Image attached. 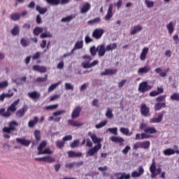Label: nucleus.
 Masks as SVG:
<instances>
[{
  "label": "nucleus",
  "mask_w": 179,
  "mask_h": 179,
  "mask_svg": "<svg viewBox=\"0 0 179 179\" xmlns=\"http://www.w3.org/2000/svg\"><path fill=\"white\" fill-rule=\"evenodd\" d=\"M149 90H152V85H149L148 81H144L139 84L138 92L141 93H146V92H149Z\"/></svg>",
  "instance_id": "obj_5"
},
{
  "label": "nucleus",
  "mask_w": 179,
  "mask_h": 179,
  "mask_svg": "<svg viewBox=\"0 0 179 179\" xmlns=\"http://www.w3.org/2000/svg\"><path fill=\"white\" fill-rule=\"evenodd\" d=\"M144 3L147 8H150L155 6V1L150 0H145Z\"/></svg>",
  "instance_id": "obj_43"
},
{
  "label": "nucleus",
  "mask_w": 179,
  "mask_h": 179,
  "mask_svg": "<svg viewBox=\"0 0 179 179\" xmlns=\"http://www.w3.org/2000/svg\"><path fill=\"white\" fill-rule=\"evenodd\" d=\"M90 52L92 57H94V55L97 54V48L96 49V46H92L90 49Z\"/></svg>",
  "instance_id": "obj_53"
},
{
  "label": "nucleus",
  "mask_w": 179,
  "mask_h": 179,
  "mask_svg": "<svg viewBox=\"0 0 179 179\" xmlns=\"http://www.w3.org/2000/svg\"><path fill=\"white\" fill-rule=\"evenodd\" d=\"M155 71L156 73H159V76H162V78H166V71H163L162 68L158 67Z\"/></svg>",
  "instance_id": "obj_36"
},
{
  "label": "nucleus",
  "mask_w": 179,
  "mask_h": 179,
  "mask_svg": "<svg viewBox=\"0 0 179 179\" xmlns=\"http://www.w3.org/2000/svg\"><path fill=\"white\" fill-rule=\"evenodd\" d=\"M68 123L71 127H82V125H83V123L78 121H75L73 120H69Z\"/></svg>",
  "instance_id": "obj_26"
},
{
  "label": "nucleus",
  "mask_w": 179,
  "mask_h": 179,
  "mask_svg": "<svg viewBox=\"0 0 179 179\" xmlns=\"http://www.w3.org/2000/svg\"><path fill=\"white\" fill-rule=\"evenodd\" d=\"M9 83L7 80L3 81L0 83V89H5L6 87H8V85Z\"/></svg>",
  "instance_id": "obj_56"
},
{
  "label": "nucleus",
  "mask_w": 179,
  "mask_h": 179,
  "mask_svg": "<svg viewBox=\"0 0 179 179\" xmlns=\"http://www.w3.org/2000/svg\"><path fill=\"white\" fill-rule=\"evenodd\" d=\"M19 125V123L16 121H12L9 123L8 127H5L3 129V131L6 132V134H10L12 131H16V127Z\"/></svg>",
  "instance_id": "obj_6"
},
{
  "label": "nucleus",
  "mask_w": 179,
  "mask_h": 179,
  "mask_svg": "<svg viewBox=\"0 0 179 179\" xmlns=\"http://www.w3.org/2000/svg\"><path fill=\"white\" fill-rule=\"evenodd\" d=\"M38 122V117H34L33 120H30L28 123V126L29 128L34 127V125Z\"/></svg>",
  "instance_id": "obj_37"
},
{
  "label": "nucleus",
  "mask_w": 179,
  "mask_h": 179,
  "mask_svg": "<svg viewBox=\"0 0 179 179\" xmlns=\"http://www.w3.org/2000/svg\"><path fill=\"white\" fill-rule=\"evenodd\" d=\"M33 69L34 71H37L38 72H41V73L47 72V69L45 66H40L38 65L34 66Z\"/></svg>",
  "instance_id": "obj_23"
},
{
  "label": "nucleus",
  "mask_w": 179,
  "mask_h": 179,
  "mask_svg": "<svg viewBox=\"0 0 179 179\" xmlns=\"http://www.w3.org/2000/svg\"><path fill=\"white\" fill-rule=\"evenodd\" d=\"M150 171L151 173V178H156V177L162 173L161 167L156 168V162H155V159H152V164L150 166Z\"/></svg>",
  "instance_id": "obj_3"
},
{
  "label": "nucleus",
  "mask_w": 179,
  "mask_h": 179,
  "mask_svg": "<svg viewBox=\"0 0 179 179\" xmlns=\"http://www.w3.org/2000/svg\"><path fill=\"white\" fill-rule=\"evenodd\" d=\"M34 136H35L36 141H40V139L41 138V136H40V131L36 130L34 131Z\"/></svg>",
  "instance_id": "obj_63"
},
{
  "label": "nucleus",
  "mask_w": 179,
  "mask_h": 179,
  "mask_svg": "<svg viewBox=\"0 0 179 179\" xmlns=\"http://www.w3.org/2000/svg\"><path fill=\"white\" fill-rule=\"evenodd\" d=\"M83 58L87 61L83 62L81 65L84 69H89L90 68H93V66H96V65H99V61L94 60L92 63L90 61L93 59L92 56L89 55H85Z\"/></svg>",
  "instance_id": "obj_2"
},
{
  "label": "nucleus",
  "mask_w": 179,
  "mask_h": 179,
  "mask_svg": "<svg viewBox=\"0 0 179 179\" xmlns=\"http://www.w3.org/2000/svg\"><path fill=\"white\" fill-rule=\"evenodd\" d=\"M170 99L175 101H179V93H173L171 95Z\"/></svg>",
  "instance_id": "obj_50"
},
{
  "label": "nucleus",
  "mask_w": 179,
  "mask_h": 179,
  "mask_svg": "<svg viewBox=\"0 0 179 179\" xmlns=\"http://www.w3.org/2000/svg\"><path fill=\"white\" fill-rule=\"evenodd\" d=\"M47 37H52V35L50 32H45L41 35V38H45Z\"/></svg>",
  "instance_id": "obj_61"
},
{
  "label": "nucleus",
  "mask_w": 179,
  "mask_h": 179,
  "mask_svg": "<svg viewBox=\"0 0 179 179\" xmlns=\"http://www.w3.org/2000/svg\"><path fill=\"white\" fill-rule=\"evenodd\" d=\"M70 0H46L48 3H50V5H59L61 3L62 5H66V3H69Z\"/></svg>",
  "instance_id": "obj_10"
},
{
  "label": "nucleus",
  "mask_w": 179,
  "mask_h": 179,
  "mask_svg": "<svg viewBox=\"0 0 179 179\" xmlns=\"http://www.w3.org/2000/svg\"><path fill=\"white\" fill-rule=\"evenodd\" d=\"M96 51L98 52L99 57H104L107 51V48L106 47V45L101 44L96 47Z\"/></svg>",
  "instance_id": "obj_9"
},
{
  "label": "nucleus",
  "mask_w": 179,
  "mask_h": 179,
  "mask_svg": "<svg viewBox=\"0 0 179 179\" xmlns=\"http://www.w3.org/2000/svg\"><path fill=\"white\" fill-rule=\"evenodd\" d=\"M53 152L50 150V148H45L41 152H40L38 154V155H52Z\"/></svg>",
  "instance_id": "obj_51"
},
{
  "label": "nucleus",
  "mask_w": 179,
  "mask_h": 179,
  "mask_svg": "<svg viewBox=\"0 0 179 179\" xmlns=\"http://www.w3.org/2000/svg\"><path fill=\"white\" fill-rule=\"evenodd\" d=\"M83 48V40L78 41L74 45V50H80Z\"/></svg>",
  "instance_id": "obj_39"
},
{
  "label": "nucleus",
  "mask_w": 179,
  "mask_h": 179,
  "mask_svg": "<svg viewBox=\"0 0 179 179\" xmlns=\"http://www.w3.org/2000/svg\"><path fill=\"white\" fill-rule=\"evenodd\" d=\"M80 113H82V106H77L73 110L71 113V118L75 120L76 118H79L80 116Z\"/></svg>",
  "instance_id": "obj_8"
},
{
  "label": "nucleus",
  "mask_w": 179,
  "mask_h": 179,
  "mask_svg": "<svg viewBox=\"0 0 179 179\" xmlns=\"http://www.w3.org/2000/svg\"><path fill=\"white\" fill-rule=\"evenodd\" d=\"M88 136L91 138L93 143H96L93 148H91L86 154V157H92L94 156V155H97L99 150L101 149V142H103V138H98L97 136L93 134L92 131H89L87 134Z\"/></svg>",
  "instance_id": "obj_1"
},
{
  "label": "nucleus",
  "mask_w": 179,
  "mask_h": 179,
  "mask_svg": "<svg viewBox=\"0 0 179 179\" xmlns=\"http://www.w3.org/2000/svg\"><path fill=\"white\" fill-rule=\"evenodd\" d=\"M117 49V43H113L108 45L106 46V51H113V50Z\"/></svg>",
  "instance_id": "obj_40"
},
{
  "label": "nucleus",
  "mask_w": 179,
  "mask_h": 179,
  "mask_svg": "<svg viewBox=\"0 0 179 179\" xmlns=\"http://www.w3.org/2000/svg\"><path fill=\"white\" fill-rule=\"evenodd\" d=\"M79 140H75L73 141V142H72L70 145L71 148H78V146H79Z\"/></svg>",
  "instance_id": "obj_54"
},
{
  "label": "nucleus",
  "mask_w": 179,
  "mask_h": 179,
  "mask_svg": "<svg viewBox=\"0 0 179 179\" xmlns=\"http://www.w3.org/2000/svg\"><path fill=\"white\" fill-rule=\"evenodd\" d=\"M27 80V78L26 76H23L21 78H16L14 80V83H16V85H18V86H22L23 85V83L26 82Z\"/></svg>",
  "instance_id": "obj_28"
},
{
  "label": "nucleus",
  "mask_w": 179,
  "mask_h": 179,
  "mask_svg": "<svg viewBox=\"0 0 179 179\" xmlns=\"http://www.w3.org/2000/svg\"><path fill=\"white\" fill-rule=\"evenodd\" d=\"M120 131L121 134H122L123 135H125L126 136H131V135H132V132H130L129 129L128 128L121 127L120 129Z\"/></svg>",
  "instance_id": "obj_29"
},
{
  "label": "nucleus",
  "mask_w": 179,
  "mask_h": 179,
  "mask_svg": "<svg viewBox=\"0 0 179 179\" xmlns=\"http://www.w3.org/2000/svg\"><path fill=\"white\" fill-rule=\"evenodd\" d=\"M27 111V108L26 107H22L21 109L18 110L16 113L17 117L20 118L24 115V113Z\"/></svg>",
  "instance_id": "obj_30"
},
{
  "label": "nucleus",
  "mask_w": 179,
  "mask_h": 179,
  "mask_svg": "<svg viewBox=\"0 0 179 179\" xmlns=\"http://www.w3.org/2000/svg\"><path fill=\"white\" fill-rule=\"evenodd\" d=\"M149 138H152L151 135L148 134V133L141 134V139H149Z\"/></svg>",
  "instance_id": "obj_62"
},
{
  "label": "nucleus",
  "mask_w": 179,
  "mask_h": 179,
  "mask_svg": "<svg viewBox=\"0 0 179 179\" xmlns=\"http://www.w3.org/2000/svg\"><path fill=\"white\" fill-rule=\"evenodd\" d=\"M141 113L144 117H148V114H149V107H147L146 104L141 105Z\"/></svg>",
  "instance_id": "obj_18"
},
{
  "label": "nucleus",
  "mask_w": 179,
  "mask_h": 179,
  "mask_svg": "<svg viewBox=\"0 0 179 179\" xmlns=\"http://www.w3.org/2000/svg\"><path fill=\"white\" fill-rule=\"evenodd\" d=\"M72 19H73V17L70 15V16H68V17H63L61 20V22H71V20H72Z\"/></svg>",
  "instance_id": "obj_59"
},
{
  "label": "nucleus",
  "mask_w": 179,
  "mask_h": 179,
  "mask_svg": "<svg viewBox=\"0 0 179 179\" xmlns=\"http://www.w3.org/2000/svg\"><path fill=\"white\" fill-rule=\"evenodd\" d=\"M58 107V104L50 105L45 107V110H55Z\"/></svg>",
  "instance_id": "obj_60"
},
{
  "label": "nucleus",
  "mask_w": 179,
  "mask_h": 179,
  "mask_svg": "<svg viewBox=\"0 0 179 179\" xmlns=\"http://www.w3.org/2000/svg\"><path fill=\"white\" fill-rule=\"evenodd\" d=\"M28 96L32 100H37L40 99V96H41V94L38 92L34 91L32 92H29Z\"/></svg>",
  "instance_id": "obj_17"
},
{
  "label": "nucleus",
  "mask_w": 179,
  "mask_h": 179,
  "mask_svg": "<svg viewBox=\"0 0 179 179\" xmlns=\"http://www.w3.org/2000/svg\"><path fill=\"white\" fill-rule=\"evenodd\" d=\"M47 78H48V76H45V77H38L35 80V82L36 83L45 82V80H47Z\"/></svg>",
  "instance_id": "obj_55"
},
{
  "label": "nucleus",
  "mask_w": 179,
  "mask_h": 179,
  "mask_svg": "<svg viewBox=\"0 0 179 179\" xmlns=\"http://www.w3.org/2000/svg\"><path fill=\"white\" fill-rule=\"evenodd\" d=\"M166 100V95H162L156 98V101L160 103V101H164Z\"/></svg>",
  "instance_id": "obj_64"
},
{
  "label": "nucleus",
  "mask_w": 179,
  "mask_h": 179,
  "mask_svg": "<svg viewBox=\"0 0 179 179\" xmlns=\"http://www.w3.org/2000/svg\"><path fill=\"white\" fill-rule=\"evenodd\" d=\"M107 131L113 134V135H118V128L117 127L108 128Z\"/></svg>",
  "instance_id": "obj_47"
},
{
  "label": "nucleus",
  "mask_w": 179,
  "mask_h": 179,
  "mask_svg": "<svg viewBox=\"0 0 179 179\" xmlns=\"http://www.w3.org/2000/svg\"><path fill=\"white\" fill-rule=\"evenodd\" d=\"M140 129H143L145 134H157V130L155 127H148V124L142 123Z\"/></svg>",
  "instance_id": "obj_4"
},
{
  "label": "nucleus",
  "mask_w": 179,
  "mask_h": 179,
  "mask_svg": "<svg viewBox=\"0 0 179 179\" xmlns=\"http://www.w3.org/2000/svg\"><path fill=\"white\" fill-rule=\"evenodd\" d=\"M92 8L90 3L87 2L84 3L81 7H80V13L85 14L87 13V11Z\"/></svg>",
  "instance_id": "obj_13"
},
{
  "label": "nucleus",
  "mask_w": 179,
  "mask_h": 179,
  "mask_svg": "<svg viewBox=\"0 0 179 179\" xmlns=\"http://www.w3.org/2000/svg\"><path fill=\"white\" fill-rule=\"evenodd\" d=\"M40 33H43V28L41 27H36L34 29V36H38Z\"/></svg>",
  "instance_id": "obj_52"
},
{
  "label": "nucleus",
  "mask_w": 179,
  "mask_h": 179,
  "mask_svg": "<svg viewBox=\"0 0 179 179\" xmlns=\"http://www.w3.org/2000/svg\"><path fill=\"white\" fill-rule=\"evenodd\" d=\"M56 145H57V147L59 148V149H61L62 148H64V145H65V141L58 140L56 142Z\"/></svg>",
  "instance_id": "obj_58"
},
{
  "label": "nucleus",
  "mask_w": 179,
  "mask_h": 179,
  "mask_svg": "<svg viewBox=\"0 0 179 179\" xmlns=\"http://www.w3.org/2000/svg\"><path fill=\"white\" fill-rule=\"evenodd\" d=\"M36 10L41 13V15H44L47 12V8H41L40 6H36Z\"/></svg>",
  "instance_id": "obj_46"
},
{
  "label": "nucleus",
  "mask_w": 179,
  "mask_h": 179,
  "mask_svg": "<svg viewBox=\"0 0 179 179\" xmlns=\"http://www.w3.org/2000/svg\"><path fill=\"white\" fill-rule=\"evenodd\" d=\"M103 34H104V29L96 28L94 30L92 33V36L96 40H100L101 37H103Z\"/></svg>",
  "instance_id": "obj_7"
},
{
  "label": "nucleus",
  "mask_w": 179,
  "mask_h": 179,
  "mask_svg": "<svg viewBox=\"0 0 179 179\" xmlns=\"http://www.w3.org/2000/svg\"><path fill=\"white\" fill-rule=\"evenodd\" d=\"M106 117L107 118L111 119L113 117H114V115L113 114V109L108 108L106 113Z\"/></svg>",
  "instance_id": "obj_45"
},
{
  "label": "nucleus",
  "mask_w": 179,
  "mask_h": 179,
  "mask_svg": "<svg viewBox=\"0 0 179 179\" xmlns=\"http://www.w3.org/2000/svg\"><path fill=\"white\" fill-rule=\"evenodd\" d=\"M166 103L158 102V103H155L154 108H155V111H160L161 109L166 108Z\"/></svg>",
  "instance_id": "obj_20"
},
{
  "label": "nucleus",
  "mask_w": 179,
  "mask_h": 179,
  "mask_svg": "<svg viewBox=\"0 0 179 179\" xmlns=\"http://www.w3.org/2000/svg\"><path fill=\"white\" fill-rule=\"evenodd\" d=\"M69 157H82L83 154L82 152H76L75 151H69L68 152Z\"/></svg>",
  "instance_id": "obj_22"
},
{
  "label": "nucleus",
  "mask_w": 179,
  "mask_h": 179,
  "mask_svg": "<svg viewBox=\"0 0 179 179\" xmlns=\"http://www.w3.org/2000/svg\"><path fill=\"white\" fill-rule=\"evenodd\" d=\"M150 71V66H145L144 67H141L138 70V75H143V73H148Z\"/></svg>",
  "instance_id": "obj_19"
},
{
  "label": "nucleus",
  "mask_w": 179,
  "mask_h": 179,
  "mask_svg": "<svg viewBox=\"0 0 179 179\" xmlns=\"http://www.w3.org/2000/svg\"><path fill=\"white\" fill-rule=\"evenodd\" d=\"M100 22H101V18L100 17H96L93 20H90L87 22L88 24H90L91 26H93V24H99Z\"/></svg>",
  "instance_id": "obj_35"
},
{
  "label": "nucleus",
  "mask_w": 179,
  "mask_h": 179,
  "mask_svg": "<svg viewBox=\"0 0 179 179\" xmlns=\"http://www.w3.org/2000/svg\"><path fill=\"white\" fill-rule=\"evenodd\" d=\"M166 29L170 34H173L174 33V22H170L166 24Z\"/></svg>",
  "instance_id": "obj_31"
},
{
  "label": "nucleus",
  "mask_w": 179,
  "mask_h": 179,
  "mask_svg": "<svg viewBox=\"0 0 179 179\" xmlns=\"http://www.w3.org/2000/svg\"><path fill=\"white\" fill-rule=\"evenodd\" d=\"M110 141H111L112 142H115V143H121L124 142V138L120 136H112L110 137Z\"/></svg>",
  "instance_id": "obj_27"
},
{
  "label": "nucleus",
  "mask_w": 179,
  "mask_h": 179,
  "mask_svg": "<svg viewBox=\"0 0 179 179\" xmlns=\"http://www.w3.org/2000/svg\"><path fill=\"white\" fill-rule=\"evenodd\" d=\"M117 73V69H106L105 71L101 73V76L106 75H114Z\"/></svg>",
  "instance_id": "obj_25"
},
{
  "label": "nucleus",
  "mask_w": 179,
  "mask_h": 179,
  "mask_svg": "<svg viewBox=\"0 0 179 179\" xmlns=\"http://www.w3.org/2000/svg\"><path fill=\"white\" fill-rule=\"evenodd\" d=\"M148 52H149V48L145 47L142 50L141 53L140 55V59L141 61L146 60V58L148 57Z\"/></svg>",
  "instance_id": "obj_16"
},
{
  "label": "nucleus",
  "mask_w": 179,
  "mask_h": 179,
  "mask_svg": "<svg viewBox=\"0 0 179 179\" xmlns=\"http://www.w3.org/2000/svg\"><path fill=\"white\" fill-rule=\"evenodd\" d=\"M163 153L165 156H171V155L176 154V150H174L171 148H168V149L164 150Z\"/></svg>",
  "instance_id": "obj_38"
},
{
  "label": "nucleus",
  "mask_w": 179,
  "mask_h": 179,
  "mask_svg": "<svg viewBox=\"0 0 179 179\" xmlns=\"http://www.w3.org/2000/svg\"><path fill=\"white\" fill-rule=\"evenodd\" d=\"M143 29V27L142 26L136 25L131 29V34L134 36V34H136V33H139V31H141Z\"/></svg>",
  "instance_id": "obj_24"
},
{
  "label": "nucleus",
  "mask_w": 179,
  "mask_h": 179,
  "mask_svg": "<svg viewBox=\"0 0 179 179\" xmlns=\"http://www.w3.org/2000/svg\"><path fill=\"white\" fill-rule=\"evenodd\" d=\"M20 102V99L15 100L10 106L8 108L7 111L8 113H15L17 110V104Z\"/></svg>",
  "instance_id": "obj_11"
},
{
  "label": "nucleus",
  "mask_w": 179,
  "mask_h": 179,
  "mask_svg": "<svg viewBox=\"0 0 179 179\" xmlns=\"http://www.w3.org/2000/svg\"><path fill=\"white\" fill-rule=\"evenodd\" d=\"M45 146H47V141H43L38 147V155L44 150Z\"/></svg>",
  "instance_id": "obj_32"
},
{
  "label": "nucleus",
  "mask_w": 179,
  "mask_h": 179,
  "mask_svg": "<svg viewBox=\"0 0 179 179\" xmlns=\"http://www.w3.org/2000/svg\"><path fill=\"white\" fill-rule=\"evenodd\" d=\"M10 112L8 110L5 112V108L0 109V115H1L2 117H10Z\"/></svg>",
  "instance_id": "obj_41"
},
{
  "label": "nucleus",
  "mask_w": 179,
  "mask_h": 179,
  "mask_svg": "<svg viewBox=\"0 0 179 179\" xmlns=\"http://www.w3.org/2000/svg\"><path fill=\"white\" fill-rule=\"evenodd\" d=\"M17 143H20L23 146H29L30 145V141L26 140L24 138H16Z\"/></svg>",
  "instance_id": "obj_21"
},
{
  "label": "nucleus",
  "mask_w": 179,
  "mask_h": 179,
  "mask_svg": "<svg viewBox=\"0 0 179 179\" xmlns=\"http://www.w3.org/2000/svg\"><path fill=\"white\" fill-rule=\"evenodd\" d=\"M107 120H104L103 122H101L99 124H96L95 128H96V129H100V128H103V127H106V125H107Z\"/></svg>",
  "instance_id": "obj_49"
},
{
  "label": "nucleus",
  "mask_w": 179,
  "mask_h": 179,
  "mask_svg": "<svg viewBox=\"0 0 179 179\" xmlns=\"http://www.w3.org/2000/svg\"><path fill=\"white\" fill-rule=\"evenodd\" d=\"M20 33V28H19V25H15L13 29H11L12 36H17Z\"/></svg>",
  "instance_id": "obj_33"
},
{
  "label": "nucleus",
  "mask_w": 179,
  "mask_h": 179,
  "mask_svg": "<svg viewBox=\"0 0 179 179\" xmlns=\"http://www.w3.org/2000/svg\"><path fill=\"white\" fill-rule=\"evenodd\" d=\"M115 177H117V179H129L131 178V174L123 173H115Z\"/></svg>",
  "instance_id": "obj_14"
},
{
  "label": "nucleus",
  "mask_w": 179,
  "mask_h": 179,
  "mask_svg": "<svg viewBox=\"0 0 179 179\" xmlns=\"http://www.w3.org/2000/svg\"><path fill=\"white\" fill-rule=\"evenodd\" d=\"M145 173V169H143V166H140L138 171H134L131 173V177L133 178H136L138 177H141Z\"/></svg>",
  "instance_id": "obj_12"
},
{
  "label": "nucleus",
  "mask_w": 179,
  "mask_h": 179,
  "mask_svg": "<svg viewBox=\"0 0 179 179\" xmlns=\"http://www.w3.org/2000/svg\"><path fill=\"white\" fill-rule=\"evenodd\" d=\"M19 19H20V14L19 13H13L10 15V20H19Z\"/></svg>",
  "instance_id": "obj_48"
},
{
  "label": "nucleus",
  "mask_w": 179,
  "mask_h": 179,
  "mask_svg": "<svg viewBox=\"0 0 179 179\" xmlns=\"http://www.w3.org/2000/svg\"><path fill=\"white\" fill-rule=\"evenodd\" d=\"M65 89L66 90H73V85L69 83H65Z\"/></svg>",
  "instance_id": "obj_57"
},
{
  "label": "nucleus",
  "mask_w": 179,
  "mask_h": 179,
  "mask_svg": "<svg viewBox=\"0 0 179 179\" xmlns=\"http://www.w3.org/2000/svg\"><path fill=\"white\" fill-rule=\"evenodd\" d=\"M163 116V113H159L157 117H153L150 120V124H159V122H162Z\"/></svg>",
  "instance_id": "obj_15"
},
{
  "label": "nucleus",
  "mask_w": 179,
  "mask_h": 179,
  "mask_svg": "<svg viewBox=\"0 0 179 179\" xmlns=\"http://www.w3.org/2000/svg\"><path fill=\"white\" fill-rule=\"evenodd\" d=\"M62 82L61 81H59L58 83H55V84H52L51 85L48 90V92H52V90H54L57 86H59V85H61Z\"/></svg>",
  "instance_id": "obj_44"
},
{
  "label": "nucleus",
  "mask_w": 179,
  "mask_h": 179,
  "mask_svg": "<svg viewBox=\"0 0 179 179\" xmlns=\"http://www.w3.org/2000/svg\"><path fill=\"white\" fill-rule=\"evenodd\" d=\"M43 162H45L46 163H55V158L51 157L50 155H47L43 157Z\"/></svg>",
  "instance_id": "obj_34"
},
{
  "label": "nucleus",
  "mask_w": 179,
  "mask_h": 179,
  "mask_svg": "<svg viewBox=\"0 0 179 179\" xmlns=\"http://www.w3.org/2000/svg\"><path fill=\"white\" fill-rule=\"evenodd\" d=\"M150 148V141H147L141 142V149H149Z\"/></svg>",
  "instance_id": "obj_42"
}]
</instances>
